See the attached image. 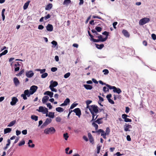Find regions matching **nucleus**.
I'll use <instances>...</instances> for the list:
<instances>
[{
  "label": "nucleus",
  "instance_id": "f257e3e1",
  "mask_svg": "<svg viewBox=\"0 0 156 156\" xmlns=\"http://www.w3.org/2000/svg\"><path fill=\"white\" fill-rule=\"evenodd\" d=\"M37 88L38 87L37 86L33 85L30 87V91H29L28 90H25L24 92V94H22L21 95V96L23 98L24 100H27V97L26 96L28 97H30V95L33 94L36 91Z\"/></svg>",
  "mask_w": 156,
  "mask_h": 156
},
{
  "label": "nucleus",
  "instance_id": "f03ea898",
  "mask_svg": "<svg viewBox=\"0 0 156 156\" xmlns=\"http://www.w3.org/2000/svg\"><path fill=\"white\" fill-rule=\"evenodd\" d=\"M87 108L89 109L92 114V119L91 121L96 120L97 118L98 115H97L95 118H94V117L99 112L98 107L95 105H92L87 107Z\"/></svg>",
  "mask_w": 156,
  "mask_h": 156
},
{
  "label": "nucleus",
  "instance_id": "7ed1b4c3",
  "mask_svg": "<svg viewBox=\"0 0 156 156\" xmlns=\"http://www.w3.org/2000/svg\"><path fill=\"white\" fill-rule=\"evenodd\" d=\"M56 132V130L53 127L48 128L44 130V133L46 134H53Z\"/></svg>",
  "mask_w": 156,
  "mask_h": 156
},
{
  "label": "nucleus",
  "instance_id": "20e7f679",
  "mask_svg": "<svg viewBox=\"0 0 156 156\" xmlns=\"http://www.w3.org/2000/svg\"><path fill=\"white\" fill-rule=\"evenodd\" d=\"M150 21L149 18L145 17L140 20L139 24L140 25H143L146 23H148Z\"/></svg>",
  "mask_w": 156,
  "mask_h": 156
},
{
  "label": "nucleus",
  "instance_id": "39448f33",
  "mask_svg": "<svg viewBox=\"0 0 156 156\" xmlns=\"http://www.w3.org/2000/svg\"><path fill=\"white\" fill-rule=\"evenodd\" d=\"M38 112H41L43 114H45L46 112H48V109L45 107H44L43 106H40L39 107L38 109H37Z\"/></svg>",
  "mask_w": 156,
  "mask_h": 156
},
{
  "label": "nucleus",
  "instance_id": "423d86ee",
  "mask_svg": "<svg viewBox=\"0 0 156 156\" xmlns=\"http://www.w3.org/2000/svg\"><path fill=\"white\" fill-rule=\"evenodd\" d=\"M51 119L47 118L43 124L41 126V128H43L44 127L46 126L51 122Z\"/></svg>",
  "mask_w": 156,
  "mask_h": 156
},
{
  "label": "nucleus",
  "instance_id": "0eeeda50",
  "mask_svg": "<svg viewBox=\"0 0 156 156\" xmlns=\"http://www.w3.org/2000/svg\"><path fill=\"white\" fill-rule=\"evenodd\" d=\"M73 112L76 113V115L78 116L79 117H80L81 113L80 109L79 108H75L73 110Z\"/></svg>",
  "mask_w": 156,
  "mask_h": 156
},
{
  "label": "nucleus",
  "instance_id": "6e6552de",
  "mask_svg": "<svg viewBox=\"0 0 156 156\" xmlns=\"http://www.w3.org/2000/svg\"><path fill=\"white\" fill-rule=\"evenodd\" d=\"M122 118L124 119V121L126 122H130L132 121V120L131 119L127 118V117H129V116L126 114H123L122 115Z\"/></svg>",
  "mask_w": 156,
  "mask_h": 156
},
{
  "label": "nucleus",
  "instance_id": "1a4fd4ad",
  "mask_svg": "<svg viewBox=\"0 0 156 156\" xmlns=\"http://www.w3.org/2000/svg\"><path fill=\"white\" fill-rule=\"evenodd\" d=\"M18 100L16 97H13L12 98V101L10 102V104L12 105H15L18 102Z\"/></svg>",
  "mask_w": 156,
  "mask_h": 156
},
{
  "label": "nucleus",
  "instance_id": "9d476101",
  "mask_svg": "<svg viewBox=\"0 0 156 156\" xmlns=\"http://www.w3.org/2000/svg\"><path fill=\"white\" fill-rule=\"evenodd\" d=\"M124 130L125 131H129L130 130L129 129H131L132 126L131 125H129V124L126 123L125 124L124 126Z\"/></svg>",
  "mask_w": 156,
  "mask_h": 156
},
{
  "label": "nucleus",
  "instance_id": "9b49d317",
  "mask_svg": "<svg viewBox=\"0 0 156 156\" xmlns=\"http://www.w3.org/2000/svg\"><path fill=\"white\" fill-rule=\"evenodd\" d=\"M88 136L90 142L92 143V144H94V140L91 134L90 133H88Z\"/></svg>",
  "mask_w": 156,
  "mask_h": 156
},
{
  "label": "nucleus",
  "instance_id": "f8f14e48",
  "mask_svg": "<svg viewBox=\"0 0 156 156\" xmlns=\"http://www.w3.org/2000/svg\"><path fill=\"white\" fill-rule=\"evenodd\" d=\"M47 30L49 31H52L53 30V27L52 25L48 24L46 27Z\"/></svg>",
  "mask_w": 156,
  "mask_h": 156
},
{
  "label": "nucleus",
  "instance_id": "ddd939ff",
  "mask_svg": "<svg viewBox=\"0 0 156 156\" xmlns=\"http://www.w3.org/2000/svg\"><path fill=\"white\" fill-rule=\"evenodd\" d=\"M26 76L29 78L32 77L34 75V73L32 71H30L26 72Z\"/></svg>",
  "mask_w": 156,
  "mask_h": 156
},
{
  "label": "nucleus",
  "instance_id": "4468645a",
  "mask_svg": "<svg viewBox=\"0 0 156 156\" xmlns=\"http://www.w3.org/2000/svg\"><path fill=\"white\" fill-rule=\"evenodd\" d=\"M58 85V83L57 82L55 81L53 82V81H51V84L49 87H56Z\"/></svg>",
  "mask_w": 156,
  "mask_h": 156
},
{
  "label": "nucleus",
  "instance_id": "2eb2a0df",
  "mask_svg": "<svg viewBox=\"0 0 156 156\" xmlns=\"http://www.w3.org/2000/svg\"><path fill=\"white\" fill-rule=\"evenodd\" d=\"M53 93L50 91H47L45 92L44 93V95H47L49 96V97L51 98L53 97Z\"/></svg>",
  "mask_w": 156,
  "mask_h": 156
},
{
  "label": "nucleus",
  "instance_id": "dca6fc26",
  "mask_svg": "<svg viewBox=\"0 0 156 156\" xmlns=\"http://www.w3.org/2000/svg\"><path fill=\"white\" fill-rule=\"evenodd\" d=\"M104 118H98L97 120H95V122L97 123L98 124H101L103 123V121L102 120Z\"/></svg>",
  "mask_w": 156,
  "mask_h": 156
},
{
  "label": "nucleus",
  "instance_id": "f3484780",
  "mask_svg": "<svg viewBox=\"0 0 156 156\" xmlns=\"http://www.w3.org/2000/svg\"><path fill=\"white\" fill-rule=\"evenodd\" d=\"M122 33L126 37H129V34L126 30H123Z\"/></svg>",
  "mask_w": 156,
  "mask_h": 156
},
{
  "label": "nucleus",
  "instance_id": "a211bd4d",
  "mask_svg": "<svg viewBox=\"0 0 156 156\" xmlns=\"http://www.w3.org/2000/svg\"><path fill=\"white\" fill-rule=\"evenodd\" d=\"M52 7V5L51 3H49L45 7L46 10H50Z\"/></svg>",
  "mask_w": 156,
  "mask_h": 156
},
{
  "label": "nucleus",
  "instance_id": "6ab92c4d",
  "mask_svg": "<svg viewBox=\"0 0 156 156\" xmlns=\"http://www.w3.org/2000/svg\"><path fill=\"white\" fill-rule=\"evenodd\" d=\"M13 81L16 86H17L20 84V82L18 78L16 77L13 78Z\"/></svg>",
  "mask_w": 156,
  "mask_h": 156
},
{
  "label": "nucleus",
  "instance_id": "aec40b11",
  "mask_svg": "<svg viewBox=\"0 0 156 156\" xmlns=\"http://www.w3.org/2000/svg\"><path fill=\"white\" fill-rule=\"evenodd\" d=\"M49 98V97L47 96H44L42 99L43 103H45L47 102Z\"/></svg>",
  "mask_w": 156,
  "mask_h": 156
},
{
  "label": "nucleus",
  "instance_id": "412c9836",
  "mask_svg": "<svg viewBox=\"0 0 156 156\" xmlns=\"http://www.w3.org/2000/svg\"><path fill=\"white\" fill-rule=\"evenodd\" d=\"M32 143H33V141H32V140H29L28 142V146L29 147L33 148L34 147V146H35L34 144H32Z\"/></svg>",
  "mask_w": 156,
  "mask_h": 156
},
{
  "label": "nucleus",
  "instance_id": "4be33fe9",
  "mask_svg": "<svg viewBox=\"0 0 156 156\" xmlns=\"http://www.w3.org/2000/svg\"><path fill=\"white\" fill-rule=\"evenodd\" d=\"M83 86L87 90H91L93 88L92 86L90 85L84 84Z\"/></svg>",
  "mask_w": 156,
  "mask_h": 156
},
{
  "label": "nucleus",
  "instance_id": "5701e85b",
  "mask_svg": "<svg viewBox=\"0 0 156 156\" xmlns=\"http://www.w3.org/2000/svg\"><path fill=\"white\" fill-rule=\"evenodd\" d=\"M30 2V1H28L24 4L23 6V8L24 10H25L27 9Z\"/></svg>",
  "mask_w": 156,
  "mask_h": 156
},
{
  "label": "nucleus",
  "instance_id": "b1692460",
  "mask_svg": "<svg viewBox=\"0 0 156 156\" xmlns=\"http://www.w3.org/2000/svg\"><path fill=\"white\" fill-rule=\"evenodd\" d=\"M95 45L96 48L99 49H101L104 47V45L103 44H101L100 45H99L98 44H95Z\"/></svg>",
  "mask_w": 156,
  "mask_h": 156
},
{
  "label": "nucleus",
  "instance_id": "393cba45",
  "mask_svg": "<svg viewBox=\"0 0 156 156\" xmlns=\"http://www.w3.org/2000/svg\"><path fill=\"white\" fill-rule=\"evenodd\" d=\"M98 134H100V133H101V136L104 135L105 134V131L102 129H99L97 131Z\"/></svg>",
  "mask_w": 156,
  "mask_h": 156
},
{
  "label": "nucleus",
  "instance_id": "a878e982",
  "mask_svg": "<svg viewBox=\"0 0 156 156\" xmlns=\"http://www.w3.org/2000/svg\"><path fill=\"white\" fill-rule=\"evenodd\" d=\"M113 91L114 92H116L118 94H119L122 92L121 90L119 88H117L116 87V89L114 90Z\"/></svg>",
  "mask_w": 156,
  "mask_h": 156
},
{
  "label": "nucleus",
  "instance_id": "bb28decb",
  "mask_svg": "<svg viewBox=\"0 0 156 156\" xmlns=\"http://www.w3.org/2000/svg\"><path fill=\"white\" fill-rule=\"evenodd\" d=\"M12 129L10 128H7L4 129V133L6 134L9 133H10Z\"/></svg>",
  "mask_w": 156,
  "mask_h": 156
},
{
  "label": "nucleus",
  "instance_id": "cd10ccee",
  "mask_svg": "<svg viewBox=\"0 0 156 156\" xmlns=\"http://www.w3.org/2000/svg\"><path fill=\"white\" fill-rule=\"evenodd\" d=\"M56 110L59 112H61L64 111V109L58 107L56 108Z\"/></svg>",
  "mask_w": 156,
  "mask_h": 156
},
{
  "label": "nucleus",
  "instance_id": "c85d7f7f",
  "mask_svg": "<svg viewBox=\"0 0 156 156\" xmlns=\"http://www.w3.org/2000/svg\"><path fill=\"white\" fill-rule=\"evenodd\" d=\"M16 120H14L11 121L9 124L8 125V127H11L14 125L16 123Z\"/></svg>",
  "mask_w": 156,
  "mask_h": 156
},
{
  "label": "nucleus",
  "instance_id": "c756f323",
  "mask_svg": "<svg viewBox=\"0 0 156 156\" xmlns=\"http://www.w3.org/2000/svg\"><path fill=\"white\" fill-rule=\"evenodd\" d=\"M55 113L53 112H49L48 114V117L52 118H53L55 117Z\"/></svg>",
  "mask_w": 156,
  "mask_h": 156
},
{
  "label": "nucleus",
  "instance_id": "7c9ffc66",
  "mask_svg": "<svg viewBox=\"0 0 156 156\" xmlns=\"http://www.w3.org/2000/svg\"><path fill=\"white\" fill-rule=\"evenodd\" d=\"M71 2L70 0H65L63 2V5H68Z\"/></svg>",
  "mask_w": 156,
  "mask_h": 156
},
{
  "label": "nucleus",
  "instance_id": "2f4dec72",
  "mask_svg": "<svg viewBox=\"0 0 156 156\" xmlns=\"http://www.w3.org/2000/svg\"><path fill=\"white\" fill-rule=\"evenodd\" d=\"M106 85L109 89L111 90L113 89V90H114L116 89V87L115 86H112L108 84H106Z\"/></svg>",
  "mask_w": 156,
  "mask_h": 156
},
{
  "label": "nucleus",
  "instance_id": "473e14b6",
  "mask_svg": "<svg viewBox=\"0 0 156 156\" xmlns=\"http://www.w3.org/2000/svg\"><path fill=\"white\" fill-rule=\"evenodd\" d=\"M31 118L32 119L34 120L35 121H37L38 120V116L35 115H31Z\"/></svg>",
  "mask_w": 156,
  "mask_h": 156
},
{
  "label": "nucleus",
  "instance_id": "72a5a7b5",
  "mask_svg": "<svg viewBox=\"0 0 156 156\" xmlns=\"http://www.w3.org/2000/svg\"><path fill=\"white\" fill-rule=\"evenodd\" d=\"M8 50H5L4 51L2 52V53L0 54V57H1L2 55H4L7 54L8 52Z\"/></svg>",
  "mask_w": 156,
  "mask_h": 156
},
{
  "label": "nucleus",
  "instance_id": "f704fd0d",
  "mask_svg": "<svg viewBox=\"0 0 156 156\" xmlns=\"http://www.w3.org/2000/svg\"><path fill=\"white\" fill-rule=\"evenodd\" d=\"M92 125L95 128L96 130L98 129V125L95 122L92 123Z\"/></svg>",
  "mask_w": 156,
  "mask_h": 156
},
{
  "label": "nucleus",
  "instance_id": "c9c22d12",
  "mask_svg": "<svg viewBox=\"0 0 156 156\" xmlns=\"http://www.w3.org/2000/svg\"><path fill=\"white\" fill-rule=\"evenodd\" d=\"M97 37L98 38V39L101 42H104V38H102V36L101 35H100L99 36H98Z\"/></svg>",
  "mask_w": 156,
  "mask_h": 156
},
{
  "label": "nucleus",
  "instance_id": "e433bc0d",
  "mask_svg": "<svg viewBox=\"0 0 156 156\" xmlns=\"http://www.w3.org/2000/svg\"><path fill=\"white\" fill-rule=\"evenodd\" d=\"M110 132V129L108 127H107L106 129V132H105V134L108 135L109 134Z\"/></svg>",
  "mask_w": 156,
  "mask_h": 156
},
{
  "label": "nucleus",
  "instance_id": "4c0bfd02",
  "mask_svg": "<svg viewBox=\"0 0 156 156\" xmlns=\"http://www.w3.org/2000/svg\"><path fill=\"white\" fill-rule=\"evenodd\" d=\"M95 29L98 32H101L102 30V28L99 27H96Z\"/></svg>",
  "mask_w": 156,
  "mask_h": 156
},
{
  "label": "nucleus",
  "instance_id": "58836bf2",
  "mask_svg": "<svg viewBox=\"0 0 156 156\" xmlns=\"http://www.w3.org/2000/svg\"><path fill=\"white\" fill-rule=\"evenodd\" d=\"M102 72L104 73V75H107L109 73V71L107 69H104L103 70Z\"/></svg>",
  "mask_w": 156,
  "mask_h": 156
},
{
  "label": "nucleus",
  "instance_id": "ea45409f",
  "mask_svg": "<svg viewBox=\"0 0 156 156\" xmlns=\"http://www.w3.org/2000/svg\"><path fill=\"white\" fill-rule=\"evenodd\" d=\"M63 137L66 140H67L69 136H68V134L67 133H64L63 134Z\"/></svg>",
  "mask_w": 156,
  "mask_h": 156
},
{
  "label": "nucleus",
  "instance_id": "a19ab883",
  "mask_svg": "<svg viewBox=\"0 0 156 156\" xmlns=\"http://www.w3.org/2000/svg\"><path fill=\"white\" fill-rule=\"evenodd\" d=\"M70 102V100L69 98H67L64 101V102L66 104V105H67Z\"/></svg>",
  "mask_w": 156,
  "mask_h": 156
},
{
  "label": "nucleus",
  "instance_id": "79ce46f5",
  "mask_svg": "<svg viewBox=\"0 0 156 156\" xmlns=\"http://www.w3.org/2000/svg\"><path fill=\"white\" fill-rule=\"evenodd\" d=\"M78 105V104L77 103H73V104L70 107V109H73L76 106Z\"/></svg>",
  "mask_w": 156,
  "mask_h": 156
},
{
  "label": "nucleus",
  "instance_id": "37998d69",
  "mask_svg": "<svg viewBox=\"0 0 156 156\" xmlns=\"http://www.w3.org/2000/svg\"><path fill=\"white\" fill-rule=\"evenodd\" d=\"M25 141L24 140H23L19 143L18 145L19 146H21L22 145H24L25 144Z\"/></svg>",
  "mask_w": 156,
  "mask_h": 156
},
{
  "label": "nucleus",
  "instance_id": "c03bdc74",
  "mask_svg": "<svg viewBox=\"0 0 156 156\" xmlns=\"http://www.w3.org/2000/svg\"><path fill=\"white\" fill-rule=\"evenodd\" d=\"M48 75V73H43L41 76V77L42 78H44L46 77Z\"/></svg>",
  "mask_w": 156,
  "mask_h": 156
},
{
  "label": "nucleus",
  "instance_id": "a18cd8bd",
  "mask_svg": "<svg viewBox=\"0 0 156 156\" xmlns=\"http://www.w3.org/2000/svg\"><path fill=\"white\" fill-rule=\"evenodd\" d=\"M92 102V101L90 100H87L86 101V103L87 105V107L88 106H90V105H89Z\"/></svg>",
  "mask_w": 156,
  "mask_h": 156
},
{
  "label": "nucleus",
  "instance_id": "49530a36",
  "mask_svg": "<svg viewBox=\"0 0 156 156\" xmlns=\"http://www.w3.org/2000/svg\"><path fill=\"white\" fill-rule=\"evenodd\" d=\"M70 75V73L69 72L66 73L64 75V77L65 78H68Z\"/></svg>",
  "mask_w": 156,
  "mask_h": 156
},
{
  "label": "nucleus",
  "instance_id": "de8ad7c7",
  "mask_svg": "<svg viewBox=\"0 0 156 156\" xmlns=\"http://www.w3.org/2000/svg\"><path fill=\"white\" fill-rule=\"evenodd\" d=\"M101 146H98L97 147V153L99 154L100 153L101 150Z\"/></svg>",
  "mask_w": 156,
  "mask_h": 156
},
{
  "label": "nucleus",
  "instance_id": "09e8293b",
  "mask_svg": "<svg viewBox=\"0 0 156 156\" xmlns=\"http://www.w3.org/2000/svg\"><path fill=\"white\" fill-rule=\"evenodd\" d=\"M74 132L75 133L78 134L81 132V131L79 129H77L74 130Z\"/></svg>",
  "mask_w": 156,
  "mask_h": 156
},
{
  "label": "nucleus",
  "instance_id": "8fccbe9b",
  "mask_svg": "<svg viewBox=\"0 0 156 156\" xmlns=\"http://www.w3.org/2000/svg\"><path fill=\"white\" fill-rule=\"evenodd\" d=\"M103 90L105 92L109 91V89L106 87H104L103 88Z\"/></svg>",
  "mask_w": 156,
  "mask_h": 156
},
{
  "label": "nucleus",
  "instance_id": "3c124183",
  "mask_svg": "<svg viewBox=\"0 0 156 156\" xmlns=\"http://www.w3.org/2000/svg\"><path fill=\"white\" fill-rule=\"evenodd\" d=\"M91 32L93 33H94V35L95 36L96 35H98V33L95 30H94V29H92L91 30Z\"/></svg>",
  "mask_w": 156,
  "mask_h": 156
},
{
  "label": "nucleus",
  "instance_id": "603ef678",
  "mask_svg": "<svg viewBox=\"0 0 156 156\" xmlns=\"http://www.w3.org/2000/svg\"><path fill=\"white\" fill-rule=\"evenodd\" d=\"M51 17V16L49 14H48L47 16H45L44 17V19L45 20H47V19L50 18Z\"/></svg>",
  "mask_w": 156,
  "mask_h": 156
},
{
  "label": "nucleus",
  "instance_id": "864d4df0",
  "mask_svg": "<svg viewBox=\"0 0 156 156\" xmlns=\"http://www.w3.org/2000/svg\"><path fill=\"white\" fill-rule=\"evenodd\" d=\"M54 87H49V88H50V89L52 91H54L55 92H57V90L55 88H54Z\"/></svg>",
  "mask_w": 156,
  "mask_h": 156
},
{
  "label": "nucleus",
  "instance_id": "5fc2aeb1",
  "mask_svg": "<svg viewBox=\"0 0 156 156\" xmlns=\"http://www.w3.org/2000/svg\"><path fill=\"white\" fill-rule=\"evenodd\" d=\"M47 107L50 109H51L52 108V106L51 105V103H48L47 104Z\"/></svg>",
  "mask_w": 156,
  "mask_h": 156
},
{
  "label": "nucleus",
  "instance_id": "6e6d98bb",
  "mask_svg": "<svg viewBox=\"0 0 156 156\" xmlns=\"http://www.w3.org/2000/svg\"><path fill=\"white\" fill-rule=\"evenodd\" d=\"M61 120V118L59 117H58L56 118V121L57 122H60Z\"/></svg>",
  "mask_w": 156,
  "mask_h": 156
},
{
  "label": "nucleus",
  "instance_id": "4d7b16f0",
  "mask_svg": "<svg viewBox=\"0 0 156 156\" xmlns=\"http://www.w3.org/2000/svg\"><path fill=\"white\" fill-rule=\"evenodd\" d=\"M57 70V68L56 67H52L51 69V70L53 72H55Z\"/></svg>",
  "mask_w": 156,
  "mask_h": 156
},
{
  "label": "nucleus",
  "instance_id": "13d9d810",
  "mask_svg": "<svg viewBox=\"0 0 156 156\" xmlns=\"http://www.w3.org/2000/svg\"><path fill=\"white\" fill-rule=\"evenodd\" d=\"M91 40L94 42H98L100 41L99 39H96L94 38L93 37V38L91 39Z\"/></svg>",
  "mask_w": 156,
  "mask_h": 156
},
{
  "label": "nucleus",
  "instance_id": "bf43d9fd",
  "mask_svg": "<svg viewBox=\"0 0 156 156\" xmlns=\"http://www.w3.org/2000/svg\"><path fill=\"white\" fill-rule=\"evenodd\" d=\"M151 37L154 40H155L156 39V35L155 34H152L151 35Z\"/></svg>",
  "mask_w": 156,
  "mask_h": 156
},
{
  "label": "nucleus",
  "instance_id": "052dcab7",
  "mask_svg": "<svg viewBox=\"0 0 156 156\" xmlns=\"http://www.w3.org/2000/svg\"><path fill=\"white\" fill-rule=\"evenodd\" d=\"M37 70L40 71V73H43L45 72L46 70L45 69H38Z\"/></svg>",
  "mask_w": 156,
  "mask_h": 156
},
{
  "label": "nucleus",
  "instance_id": "680f3d73",
  "mask_svg": "<svg viewBox=\"0 0 156 156\" xmlns=\"http://www.w3.org/2000/svg\"><path fill=\"white\" fill-rule=\"evenodd\" d=\"M102 34L104 35H105L106 36H108L109 34V33L106 31H105L102 33Z\"/></svg>",
  "mask_w": 156,
  "mask_h": 156
},
{
  "label": "nucleus",
  "instance_id": "e2e57ef3",
  "mask_svg": "<svg viewBox=\"0 0 156 156\" xmlns=\"http://www.w3.org/2000/svg\"><path fill=\"white\" fill-rule=\"evenodd\" d=\"M44 28V27L41 25H39L38 26V29L39 30H42Z\"/></svg>",
  "mask_w": 156,
  "mask_h": 156
},
{
  "label": "nucleus",
  "instance_id": "0e129e2a",
  "mask_svg": "<svg viewBox=\"0 0 156 156\" xmlns=\"http://www.w3.org/2000/svg\"><path fill=\"white\" fill-rule=\"evenodd\" d=\"M51 43L54 45L55 46H56L57 44V43L56 41H53L51 42Z\"/></svg>",
  "mask_w": 156,
  "mask_h": 156
},
{
  "label": "nucleus",
  "instance_id": "69168bd1",
  "mask_svg": "<svg viewBox=\"0 0 156 156\" xmlns=\"http://www.w3.org/2000/svg\"><path fill=\"white\" fill-rule=\"evenodd\" d=\"M24 69H22L19 73L18 74V75L19 76H21V75L24 73Z\"/></svg>",
  "mask_w": 156,
  "mask_h": 156
},
{
  "label": "nucleus",
  "instance_id": "338daca9",
  "mask_svg": "<svg viewBox=\"0 0 156 156\" xmlns=\"http://www.w3.org/2000/svg\"><path fill=\"white\" fill-rule=\"evenodd\" d=\"M117 23H118L117 22H115L113 23V27L114 29H116V28L115 26H116V25H117Z\"/></svg>",
  "mask_w": 156,
  "mask_h": 156
},
{
  "label": "nucleus",
  "instance_id": "774afa93",
  "mask_svg": "<svg viewBox=\"0 0 156 156\" xmlns=\"http://www.w3.org/2000/svg\"><path fill=\"white\" fill-rule=\"evenodd\" d=\"M129 111V108L128 107H126L125 112L126 113H128Z\"/></svg>",
  "mask_w": 156,
  "mask_h": 156
}]
</instances>
